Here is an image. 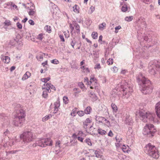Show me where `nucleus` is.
<instances>
[{
	"instance_id": "obj_1",
	"label": "nucleus",
	"mask_w": 160,
	"mask_h": 160,
	"mask_svg": "<svg viewBox=\"0 0 160 160\" xmlns=\"http://www.w3.org/2000/svg\"><path fill=\"white\" fill-rule=\"evenodd\" d=\"M137 82L140 85L141 91L144 94H150L152 92L153 87L149 79L140 73L136 77Z\"/></svg>"
},
{
	"instance_id": "obj_2",
	"label": "nucleus",
	"mask_w": 160,
	"mask_h": 160,
	"mask_svg": "<svg viewBox=\"0 0 160 160\" xmlns=\"http://www.w3.org/2000/svg\"><path fill=\"white\" fill-rule=\"evenodd\" d=\"M138 114L140 119L144 122L152 123L154 122L155 115L147 112L146 109L142 107L140 108Z\"/></svg>"
},
{
	"instance_id": "obj_3",
	"label": "nucleus",
	"mask_w": 160,
	"mask_h": 160,
	"mask_svg": "<svg viewBox=\"0 0 160 160\" xmlns=\"http://www.w3.org/2000/svg\"><path fill=\"white\" fill-rule=\"evenodd\" d=\"M145 152L151 157L155 159H158L159 156L158 150L155 147L149 143L146 145L144 148Z\"/></svg>"
},
{
	"instance_id": "obj_4",
	"label": "nucleus",
	"mask_w": 160,
	"mask_h": 160,
	"mask_svg": "<svg viewBox=\"0 0 160 160\" xmlns=\"http://www.w3.org/2000/svg\"><path fill=\"white\" fill-rule=\"evenodd\" d=\"M118 85L121 86L122 98H128L131 95V92H132V87L126 82L124 83V85L119 84Z\"/></svg>"
},
{
	"instance_id": "obj_5",
	"label": "nucleus",
	"mask_w": 160,
	"mask_h": 160,
	"mask_svg": "<svg viewBox=\"0 0 160 160\" xmlns=\"http://www.w3.org/2000/svg\"><path fill=\"white\" fill-rule=\"evenodd\" d=\"M156 130L153 125L152 124H146L143 129V133L148 137L154 136Z\"/></svg>"
},
{
	"instance_id": "obj_6",
	"label": "nucleus",
	"mask_w": 160,
	"mask_h": 160,
	"mask_svg": "<svg viewBox=\"0 0 160 160\" xmlns=\"http://www.w3.org/2000/svg\"><path fill=\"white\" fill-rule=\"evenodd\" d=\"M52 144V142L50 138H42L37 141L33 144L32 146L35 147L38 146L44 147L48 145L51 146Z\"/></svg>"
},
{
	"instance_id": "obj_7",
	"label": "nucleus",
	"mask_w": 160,
	"mask_h": 160,
	"mask_svg": "<svg viewBox=\"0 0 160 160\" xmlns=\"http://www.w3.org/2000/svg\"><path fill=\"white\" fill-rule=\"evenodd\" d=\"M24 143H28L32 141L33 138L32 132L31 131H27L24 132L20 136Z\"/></svg>"
},
{
	"instance_id": "obj_8",
	"label": "nucleus",
	"mask_w": 160,
	"mask_h": 160,
	"mask_svg": "<svg viewBox=\"0 0 160 160\" xmlns=\"http://www.w3.org/2000/svg\"><path fill=\"white\" fill-rule=\"evenodd\" d=\"M158 62H159L157 60H155L149 63V65L150 66L149 72L151 74L154 75L158 72H159L158 67H156Z\"/></svg>"
},
{
	"instance_id": "obj_9",
	"label": "nucleus",
	"mask_w": 160,
	"mask_h": 160,
	"mask_svg": "<svg viewBox=\"0 0 160 160\" xmlns=\"http://www.w3.org/2000/svg\"><path fill=\"white\" fill-rule=\"evenodd\" d=\"M26 116L25 112L22 109L19 108V109L16 110V113L15 114L14 117H16L18 120H19L20 118L21 121L22 122V120H25V117Z\"/></svg>"
},
{
	"instance_id": "obj_10",
	"label": "nucleus",
	"mask_w": 160,
	"mask_h": 160,
	"mask_svg": "<svg viewBox=\"0 0 160 160\" xmlns=\"http://www.w3.org/2000/svg\"><path fill=\"white\" fill-rule=\"evenodd\" d=\"M115 138L117 142L115 143L116 147H119L122 146L121 148L123 151L124 152H127L129 148L128 146L127 145L125 146V145H122V143H121V140H122L121 138H120V139L118 138L117 136Z\"/></svg>"
},
{
	"instance_id": "obj_11",
	"label": "nucleus",
	"mask_w": 160,
	"mask_h": 160,
	"mask_svg": "<svg viewBox=\"0 0 160 160\" xmlns=\"http://www.w3.org/2000/svg\"><path fill=\"white\" fill-rule=\"evenodd\" d=\"M21 119L20 118L19 120H18L16 119V117H14V120L13 121V124L15 126L21 127L23 125L25 122V120H22V122L21 121Z\"/></svg>"
},
{
	"instance_id": "obj_12",
	"label": "nucleus",
	"mask_w": 160,
	"mask_h": 160,
	"mask_svg": "<svg viewBox=\"0 0 160 160\" xmlns=\"http://www.w3.org/2000/svg\"><path fill=\"white\" fill-rule=\"evenodd\" d=\"M3 23L4 24V26L2 29L4 28L5 29L6 31H8L12 29V27H8V26H10L11 24V22L9 20H6Z\"/></svg>"
},
{
	"instance_id": "obj_13",
	"label": "nucleus",
	"mask_w": 160,
	"mask_h": 160,
	"mask_svg": "<svg viewBox=\"0 0 160 160\" xmlns=\"http://www.w3.org/2000/svg\"><path fill=\"white\" fill-rule=\"evenodd\" d=\"M125 123L130 126L132 125L133 121L132 117L129 116H127L126 117V119L125 120Z\"/></svg>"
},
{
	"instance_id": "obj_14",
	"label": "nucleus",
	"mask_w": 160,
	"mask_h": 160,
	"mask_svg": "<svg viewBox=\"0 0 160 160\" xmlns=\"http://www.w3.org/2000/svg\"><path fill=\"white\" fill-rule=\"evenodd\" d=\"M139 22H140L141 23L140 27L142 28H146V23L145 19L144 18H141L139 19Z\"/></svg>"
},
{
	"instance_id": "obj_15",
	"label": "nucleus",
	"mask_w": 160,
	"mask_h": 160,
	"mask_svg": "<svg viewBox=\"0 0 160 160\" xmlns=\"http://www.w3.org/2000/svg\"><path fill=\"white\" fill-rule=\"evenodd\" d=\"M54 113H56L58 110V108L60 106L59 101V100H57V101L55 102L54 103Z\"/></svg>"
},
{
	"instance_id": "obj_16",
	"label": "nucleus",
	"mask_w": 160,
	"mask_h": 160,
	"mask_svg": "<svg viewBox=\"0 0 160 160\" xmlns=\"http://www.w3.org/2000/svg\"><path fill=\"white\" fill-rule=\"evenodd\" d=\"M32 8H30L29 11L28 12V14L30 16H34L36 14L35 7L32 6Z\"/></svg>"
},
{
	"instance_id": "obj_17",
	"label": "nucleus",
	"mask_w": 160,
	"mask_h": 160,
	"mask_svg": "<svg viewBox=\"0 0 160 160\" xmlns=\"http://www.w3.org/2000/svg\"><path fill=\"white\" fill-rule=\"evenodd\" d=\"M130 7H128L126 4H124L123 5L121 8L122 11L123 12H125L127 11H128V12H129L130 11Z\"/></svg>"
},
{
	"instance_id": "obj_18",
	"label": "nucleus",
	"mask_w": 160,
	"mask_h": 160,
	"mask_svg": "<svg viewBox=\"0 0 160 160\" xmlns=\"http://www.w3.org/2000/svg\"><path fill=\"white\" fill-rule=\"evenodd\" d=\"M89 95L91 98L92 101H95L97 99V97L93 92L92 91L90 92Z\"/></svg>"
},
{
	"instance_id": "obj_19",
	"label": "nucleus",
	"mask_w": 160,
	"mask_h": 160,
	"mask_svg": "<svg viewBox=\"0 0 160 160\" xmlns=\"http://www.w3.org/2000/svg\"><path fill=\"white\" fill-rule=\"evenodd\" d=\"M2 117V121H4L5 122H3V123H5L6 124H8V118L7 117L5 116V114L3 113H2V114H1V118Z\"/></svg>"
},
{
	"instance_id": "obj_20",
	"label": "nucleus",
	"mask_w": 160,
	"mask_h": 160,
	"mask_svg": "<svg viewBox=\"0 0 160 160\" xmlns=\"http://www.w3.org/2000/svg\"><path fill=\"white\" fill-rule=\"evenodd\" d=\"M51 84H52L51 83L49 82H48L46 84H44L42 87V89L44 90L47 89L48 90H50V87L51 85Z\"/></svg>"
},
{
	"instance_id": "obj_21",
	"label": "nucleus",
	"mask_w": 160,
	"mask_h": 160,
	"mask_svg": "<svg viewBox=\"0 0 160 160\" xmlns=\"http://www.w3.org/2000/svg\"><path fill=\"white\" fill-rule=\"evenodd\" d=\"M31 75V73L28 72H26L25 74L23 75L22 78V80H25L26 79L28 78Z\"/></svg>"
},
{
	"instance_id": "obj_22",
	"label": "nucleus",
	"mask_w": 160,
	"mask_h": 160,
	"mask_svg": "<svg viewBox=\"0 0 160 160\" xmlns=\"http://www.w3.org/2000/svg\"><path fill=\"white\" fill-rule=\"evenodd\" d=\"M3 62L6 63H8L10 62V58L8 56H4L2 58Z\"/></svg>"
},
{
	"instance_id": "obj_23",
	"label": "nucleus",
	"mask_w": 160,
	"mask_h": 160,
	"mask_svg": "<svg viewBox=\"0 0 160 160\" xmlns=\"http://www.w3.org/2000/svg\"><path fill=\"white\" fill-rule=\"evenodd\" d=\"M36 58L38 61H42L43 58V53L40 52L36 56Z\"/></svg>"
},
{
	"instance_id": "obj_24",
	"label": "nucleus",
	"mask_w": 160,
	"mask_h": 160,
	"mask_svg": "<svg viewBox=\"0 0 160 160\" xmlns=\"http://www.w3.org/2000/svg\"><path fill=\"white\" fill-rule=\"evenodd\" d=\"M74 25L76 30V32L79 34L80 33V27L79 25L77 23H74Z\"/></svg>"
},
{
	"instance_id": "obj_25",
	"label": "nucleus",
	"mask_w": 160,
	"mask_h": 160,
	"mask_svg": "<svg viewBox=\"0 0 160 160\" xmlns=\"http://www.w3.org/2000/svg\"><path fill=\"white\" fill-rule=\"evenodd\" d=\"M111 107L113 112H116L118 110L117 106L113 103H112L111 104Z\"/></svg>"
},
{
	"instance_id": "obj_26",
	"label": "nucleus",
	"mask_w": 160,
	"mask_h": 160,
	"mask_svg": "<svg viewBox=\"0 0 160 160\" xmlns=\"http://www.w3.org/2000/svg\"><path fill=\"white\" fill-rule=\"evenodd\" d=\"M52 117V115L51 114L46 115L42 118V121L43 122H45L49 119H50Z\"/></svg>"
},
{
	"instance_id": "obj_27",
	"label": "nucleus",
	"mask_w": 160,
	"mask_h": 160,
	"mask_svg": "<svg viewBox=\"0 0 160 160\" xmlns=\"http://www.w3.org/2000/svg\"><path fill=\"white\" fill-rule=\"evenodd\" d=\"M48 92H49V90H48L47 89H45V90L43 92L42 96L44 98H46L48 97Z\"/></svg>"
},
{
	"instance_id": "obj_28",
	"label": "nucleus",
	"mask_w": 160,
	"mask_h": 160,
	"mask_svg": "<svg viewBox=\"0 0 160 160\" xmlns=\"http://www.w3.org/2000/svg\"><path fill=\"white\" fill-rule=\"evenodd\" d=\"M44 29L45 31L48 32L49 33H51L52 31L51 27L49 26H45L44 28Z\"/></svg>"
},
{
	"instance_id": "obj_29",
	"label": "nucleus",
	"mask_w": 160,
	"mask_h": 160,
	"mask_svg": "<svg viewBox=\"0 0 160 160\" xmlns=\"http://www.w3.org/2000/svg\"><path fill=\"white\" fill-rule=\"evenodd\" d=\"M73 137L75 138H77L78 140L80 141L81 142H82L83 141V138L79 136L78 137L77 135L75 133L73 134Z\"/></svg>"
},
{
	"instance_id": "obj_30",
	"label": "nucleus",
	"mask_w": 160,
	"mask_h": 160,
	"mask_svg": "<svg viewBox=\"0 0 160 160\" xmlns=\"http://www.w3.org/2000/svg\"><path fill=\"white\" fill-rule=\"evenodd\" d=\"M91 110V108L90 107L88 106L85 109L84 112L86 114H89Z\"/></svg>"
},
{
	"instance_id": "obj_31",
	"label": "nucleus",
	"mask_w": 160,
	"mask_h": 160,
	"mask_svg": "<svg viewBox=\"0 0 160 160\" xmlns=\"http://www.w3.org/2000/svg\"><path fill=\"white\" fill-rule=\"evenodd\" d=\"M133 18V17L132 16H129L128 17H126L125 18V20L128 22H129L132 21Z\"/></svg>"
},
{
	"instance_id": "obj_32",
	"label": "nucleus",
	"mask_w": 160,
	"mask_h": 160,
	"mask_svg": "<svg viewBox=\"0 0 160 160\" xmlns=\"http://www.w3.org/2000/svg\"><path fill=\"white\" fill-rule=\"evenodd\" d=\"M98 132L101 135H105L106 133V132L104 130L102 129L99 128L98 129Z\"/></svg>"
},
{
	"instance_id": "obj_33",
	"label": "nucleus",
	"mask_w": 160,
	"mask_h": 160,
	"mask_svg": "<svg viewBox=\"0 0 160 160\" xmlns=\"http://www.w3.org/2000/svg\"><path fill=\"white\" fill-rule=\"evenodd\" d=\"M17 43V41L14 39H12L10 40L9 43L11 45L14 46Z\"/></svg>"
},
{
	"instance_id": "obj_34",
	"label": "nucleus",
	"mask_w": 160,
	"mask_h": 160,
	"mask_svg": "<svg viewBox=\"0 0 160 160\" xmlns=\"http://www.w3.org/2000/svg\"><path fill=\"white\" fill-rule=\"evenodd\" d=\"M73 11L75 12H76L77 13L79 12V7L78 5H75L73 7Z\"/></svg>"
},
{
	"instance_id": "obj_35",
	"label": "nucleus",
	"mask_w": 160,
	"mask_h": 160,
	"mask_svg": "<svg viewBox=\"0 0 160 160\" xmlns=\"http://www.w3.org/2000/svg\"><path fill=\"white\" fill-rule=\"evenodd\" d=\"M106 24L105 22H103L102 24H100L99 26V28L101 30H103L104 27H106Z\"/></svg>"
},
{
	"instance_id": "obj_36",
	"label": "nucleus",
	"mask_w": 160,
	"mask_h": 160,
	"mask_svg": "<svg viewBox=\"0 0 160 160\" xmlns=\"http://www.w3.org/2000/svg\"><path fill=\"white\" fill-rule=\"evenodd\" d=\"M98 34L97 32H93L92 34V36L94 39H96L97 38Z\"/></svg>"
},
{
	"instance_id": "obj_37",
	"label": "nucleus",
	"mask_w": 160,
	"mask_h": 160,
	"mask_svg": "<svg viewBox=\"0 0 160 160\" xmlns=\"http://www.w3.org/2000/svg\"><path fill=\"white\" fill-rule=\"evenodd\" d=\"M92 150L93 152H94V153L96 157L98 158L101 157V155L100 154L99 152V151L96 150L95 151L94 150Z\"/></svg>"
},
{
	"instance_id": "obj_38",
	"label": "nucleus",
	"mask_w": 160,
	"mask_h": 160,
	"mask_svg": "<svg viewBox=\"0 0 160 160\" xmlns=\"http://www.w3.org/2000/svg\"><path fill=\"white\" fill-rule=\"evenodd\" d=\"M77 113L79 116L82 117L84 115L85 112L84 111H79L77 112Z\"/></svg>"
},
{
	"instance_id": "obj_39",
	"label": "nucleus",
	"mask_w": 160,
	"mask_h": 160,
	"mask_svg": "<svg viewBox=\"0 0 160 160\" xmlns=\"http://www.w3.org/2000/svg\"><path fill=\"white\" fill-rule=\"evenodd\" d=\"M108 64L109 65H112L113 63V59L112 58H109L107 61Z\"/></svg>"
},
{
	"instance_id": "obj_40",
	"label": "nucleus",
	"mask_w": 160,
	"mask_h": 160,
	"mask_svg": "<svg viewBox=\"0 0 160 160\" xmlns=\"http://www.w3.org/2000/svg\"><path fill=\"white\" fill-rule=\"evenodd\" d=\"M96 80V79L92 77L90 78V85L92 83H94V84H97L96 82H95Z\"/></svg>"
},
{
	"instance_id": "obj_41",
	"label": "nucleus",
	"mask_w": 160,
	"mask_h": 160,
	"mask_svg": "<svg viewBox=\"0 0 160 160\" xmlns=\"http://www.w3.org/2000/svg\"><path fill=\"white\" fill-rule=\"evenodd\" d=\"M50 79V78L48 77L46 78H43L41 79V81L45 83H46L48 81H49Z\"/></svg>"
},
{
	"instance_id": "obj_42",
	"label": "nucleus",
	"mask_w": 160,
	"mask_h": 160,
	"mask_svg": "<svg viewBox=\"0 0 160 160\" xmlns=\"http://www.w3.org/2000/svg\"><path fill=\"white\" fill-rule=\"evenodd\" d=\"M85 141L86 142L87 144L89 146H91L92 144L89 138H86Z\"/></svg>"
},
{
	"instance_id": "obj_43",
	"label": "nucleus",
	"mask_w": 160,
	"mask_h": 160,
	"mask_svg": "<svg viewBox=\"0 0 160 160\" xmlns=\"http://www.w3.org/2000/svg\"><path fill=\"white\" fill-rule=\"evenodd\" d=\"M71 42L70 43L72 47V48H74V46H75V44L76 43V42L75 40L73 41L72 39H71Z\"/></svg>"
},
{
	"instance_id": "obj_44",
	"label": "nucleus",
	"mask_w": 160,
	"mask_h": 160,
	"mask_svg": "<svg viewBox=\"0 0 160 160\" xmlns=\"http://www.w3.org/2000/svg\"><path fill=\"white\" fill-rule=\"evenodd\" d=\"M63 102L65 104H67L68 103V98L66 96H64L63 97Z\"/></svg>"
},
{
	"instance_id": "obj_45",
	"label": "nucleus",
	"mask_w": 160,
	"mask_h": 160,
	"mask_svg": "<svg viewBox=\"0 0 160 160\" xmlns=\"http://www.w3.org/2000/svg\"><path fill=\"white\" fill-rule=\"evenodd\" d=\"M121 28V27L120 25L115 27V33H118V30L120 29Z\"/></svg>"
},
{
	"instance_id": "obj_46",
	"label": "nucleus",
	"mask_w": 160,
	"mask_h": 160,
	"mask_svg": "<svg viewBox=\"0 0 160 160\" xmlns=\"http://www.w3.org/2000/svg\"><path fill=\"white\" fill-rule=\"evenodd\" d=\"M51 62L54 64H57L59 63V61L56 59H54L51 61Z\"/></svg>"
},
{
	"instance_id": "obj_47",
	"label": "nucleus",
	"mask_w": 160,
	"mask_h": 160,
	"mask_svg": "<svg viewBox=\"0 0 160 160\" xmlns=\"http://www.w3.org/2000/svg\"><path fill=\"white\" fill-rule=\"evenodd\" d=\"M10 131L8 129H6L3 132V134L5 136H8V134H10Z\"/></svg>"
},
{
	"instance_id": "obj_48",
	"label": "nucleus",
	"mask_w": 160,
	"mask_h": 160,
	"mask_svg": "<svg viewBox=\"0 0 160 160\" xmlns=\"http://www.w3.org/2000/svg\"><path fill=\"white\" fill-rule=\"evenodd\" d=\"M99 119H102L101 121L99 120V122H101L102 123H104L105 122V121H106V118H105L104 117H100L99 118Z\"/></svg>"
},
{
	"instance_id": "obj_49",
	"label": "nucleus",
	"mask_w": 160,
	"mask_h": 160,
	"mask_svg": "<svg viewBox=\"0 0 160 160\" xmlns=\"http://www.w3.org/2000/svg\"><path fill=\"white\" fill-rule=\"evenodd\" d=\"M14 107L15 108H16L15 110H17V108H19L21 107V105L20 104H17L16 103L14 104V105H13Z\"/></svg>"
},
{
	"instance_id": "obj_50",
	"label": "nucleus",
	"mask_w": 160,
	"mask_h": 160,
	"mask_svg": "<svg viewBox=\"0 0 160 160\" xmlns=\"http://www.w3.org/2000/svg\"><path fill=\"white\" fill-rule=\"evenodd\" d=\"M144 40L148 42H150L152 39L151 38H149L148 36H145L144 37Z\"/></svg>"
},
{
	"instance_id": "obj_51",
	"label": "nucleus",
	"mask_w": 160,
	"mask_h": 160,
	"mask_svg": "<svg viewBox=\"0 0 160 160\" xmlns=\"http://www.w3.org/2000/svg\"><path fill=\"white\" fill-rule=\"evenodd\" d=\"M132 128L131 127L128 128V130L127 132V133L129 135H130L131 134H132Z\"/></svg>"
},
{
	"instance_id": "obj_52",
	"label": "nucleus",
	"mask_w": 160,
	"mask_h": 160,
	"mask_svg": "<svg viewBox=\"0 0 160 160\" xmlns=\"http://www.w3.org/2000/svg\"><path fill=\"white\" fill-rule=\"evenodd\" d=\"M73 90L75 91L74 93L78 94L80 92V90L77 88H75Z\"/></svg>"
},
{
	"instance_id": "obj_53",
	"label": "nucleus",
	"mask_w": 160,
	"mask_h": 160,
	"mask_svg": "<svg viewBox=\"0 0 160 160\" xmlns=\"http://www.w3.org/2000/svg\"><path fill=\"white\" fill-rule=\"evenodd\" d=\"M101 68V67L100 66V65L99 63L96 64L95 65V67H94L95 69H100Z\"/></svg>"
},
{
	"instance_id": "obj_54",
	"label": "nucleus",
	"mask_w": 160,
	"mask_h": 160,
	"mask_svg": "<svg viewBox=\"0 0 160 160\" xmlns=\"http://www.w3.org/2000/svg\"><path fill=\"white\" fill-rule=\"evenodd\" d=\"M104 123H105L107 125L108 127H109V126H111V124H110V122L108 120L106 119V121H105V122Z\"/></svg>"
},
{
	"instance_id": "obj_55",
	"label": "nucleus",
	"mask_w": 160,
	"mask_h": 160,
	"mask_svg": "<svg viewBox=\"0 0 160 160\" xmlns=\"http://www.w3.org/2000/svg\"><path fill=\"white\" fill-rule=\"evenodd\" d=\"M37 38L39 40H42L43 38L42 35L41 34H39Z\"/></svg>"
},
{
	"instance_id": "obj_56",
	"label": "nucleus",
	"mask_w": 160,
	"mask_h": 160,
	"mask_svg": "<svg viewBox=\"0 0 160 160\" xmlns=\"http://www.w3.org/2000/svg\"><path fill=\"white\" fill-rule=\"evenodd\" d=\"M76 113V110L73 109L71 113V115L72 116H73V117H74L76 115V114H75Z\"/></svg>"
},
{
	"instance_id": "obj_57",
	"label": "nucleus",
	"mask_w": 160,
	"mask_h": 160,
	"mask_svg": "<svg viewBox=\"0 0 160 160\" xmlns=\"http://www.w3.org/2000/svg\"><path fill=\"white\" fill-rule=\"evenodd\" d=\"M84 82H86L87 84H88V85H90V81H88V79L87 78H84Z\"/></svg>"
},
{
	"instance_id": "obj_58",
	"label": "nucleus",
	"mask_w": 160,
	"mask_h": 160,
	"mask_svg": "<svg viewBox=\"0 0 160 160\" xmlns=\"http://www.w3.org/2000/svg\"><path fill=\"white\" fill-rule=\"evenodd\" d=\"M60 143H61V142L60 141H57L56 143V145H55L56 147V148L58 147V148H59L60 147Z\"/></svg>"
},
{
	"instance_id": "obj_59",
	"label": "nucleus",
	"mask_w": 160,
	"mask_h": 160,
	"mask_svg": "<svg viewBox=\"0 0 160 160\" xmlns=\"http://www.w3.org/2000/svg\"><path fill=\"white\" fill-rule=\"evenodd\" d=\"M17 25L18 28L19 29H21L22 28V24L19 22H18L17 23Z\"/></svg>"
},
{
	"instance_id": "obj_60",
	"label": "nucleus",
	"mask_w": 160,
	"mask_h": 160,
	"mask_svg": "<svg viewBox=\"0 0 160 160\" xmlns=\"http://www.w3.org/2000/svg\"><path fill=\"white\" fill-rule=\"evenodd\" d=\"M156 67H158V70L159 71V74L160 77V62H158V63L156 65Z\"/></svg>"
},
{
	"instance_id": "obj_61",
	"label": "nucleus",
	"mask_w": 160,
	"mask_h": 160,
	"mask_svg": "<svg viewBox=\"0 0 160 160\" xmlns=\"http://www.w3.org/2000/svg\"><path fill=\"white\" fill-rule=\"evenodd\" d=\"M29 23L31 25H33L35 23L34 22L32 19H30L28 21Z\"/></svg>"
},
{
	"instance_id": "obj_62",
	"label": "nucleus",
	"mask_w": 160,
	"mask_h": 160,
	"mask_svg": "<svg viewBox=\"0 0 160 160\" xmlns=\"http://www.w3.org/2000/svg\"><path fill=\"white\" fill-rule=\"evenodd\" d=\"M85 121L89 123H90L92 122L91 119L89 118H87Z\"/></svg>"
},
{
	"instance_id": "obj_63",
	"label": "nucleus",
	"mask_w": 160,
	"mask_h": 160,
	"mask_svg": "<svg viewBox=\"0 0 160 160\" xmlns=\"http://www.w3.org/2000/svg\"><path fill=\"white\" fill-rule=\"evenodd\" d=\"M113 134L112 132L110 130L108 134V135L109 136L112 137L113 136Z\"/></svg>"
},
{
	"instance_id": "obj_64",
	"label": "nucleus",
	"mask_w": 160,
	"mask_h": 160,
	"mask_svg": "<svg viewBox=\"0 0 160 160\" xmlns=\"http://www.w3.org/2000/svg\"><path fill=\"white\" fill-rule=\"evenodd\" d=\"M59 37L61 39V41L63 42L65 41V40L63 35H60L59 36Z\"/></svg>"
}]
</instances>
